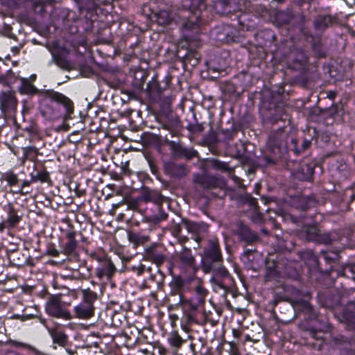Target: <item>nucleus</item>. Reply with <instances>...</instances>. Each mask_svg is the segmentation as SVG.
I'll use <instances>...</instances> for the list:
<instances>
[{
    "label": "nucleus",
    "instance_id": "nucleus-1",
    "mask_svg": "<svg viewBox=\"0 0 355 355\" xmlns=\"http://www.w3.org/2000/svg\"><path fill=\"white\" fill-rule=\"evenodd\" d=\"M222 259V254L217 239H209L207 245L204 248L202 256V270L205 272H211L212 265L211 262H218Z\"/></svg>",
    "mask_w": 355,
    "mask_h": 355
},
{
    "label": "nucleus",
    "instance_id": "nucleus-2",
    "mask_svg": "<svg viewBox=\"0 0 355 355\" xmlns=\"http://www.w3.org/2000/svg\"><path fill=\"white\" fill-rule=\"evenodd\" d=\"M208 293V291L204 286L200 282H198L194 286V296L191 299L189 300L185 297L180 298L182 309L184 310H196L199 306L205 304Z\"/></svg>",
    "mask_w": 355,
    "mask_h": 355
},
{
    "label": "nucleus",
    "instance_id": "nucleus-3",
    "mask_svg": "<svg viewBox=\"0 0 355 355\" xmlns=\"http://www.w3.org/2000/svg\"><path fill=\"white\" fill-rule=\"evenodd\" d=\"M45 311L47 314L56 318L64 320L71 318L69 311L62 303L59 295H53L49 298L45 304Z\"/></svg>",
    "mask_w": 355,
    "mask_h": 355
},
{
    "label": "nucleus",
    "instance_id": "nucleus-4",
    "mask_svg": "<svg viewBox=\"0 0 355 355\" xmlns=\"http://www.w3.org/2000/svg\"><path fill=\"white\" fill-rule=\"evenodd\" d=\"M171 288V295L178 296L177 305L182 309V302L180 298L184 297V294L190 291V282L188 279H184L180 276H175L169 283Z\"/></svg>",
    "mask_w": 355,
    "mask_h": 355
},
{
    "label": "nucleus",
    "instance_id": "nucleus-5",
    "mask_svg": "<svg viewBox=\"0 0 355 355\" xmlns=\"http://www.w3.org/2000/svg\"><path fill=\"white\" fill-rule=\"evenodd\" d=\"M45 93L46 97L50 100L62 104L66 110V114L67 116H69L73 112V102L68 97L60 92H55L53 90H47Z\"/></svg>",
    "mask_w": 355,
    "mask_h": 355
},
{
    "label": "nucleus",
    "instance_id": "nucleus-6",
    "mask_svg": "<svg viewBox=\"0 0 355 355\" xmlns=\"http://www.w3.org/2000/svg\"><path fill=\"white\" fill-rule=\"evenodd\" d=\"M183 224L189 232L194 234L193 239L197 242H199L201 240V236L208 230V227L204 223L183 220Z\"/></svg>",
    "mask_w": 355,
    "mask_h": 355
},
{
    "label": "nucleus",
    "instance_id": "nucleus-7",
    "mask_svg": "<svg viewBox=\"0 0 355 355\" xmlns=\"http://www.w3.org/2000/svg\"><path fill=\"white\" fill-rule=\"evenodd\" d=\"M95 308L85 302H80L73 308L75 317L82 320H87L94 315Z\"/></svg>",
    "mask_w": 355,
    "mask_h": 355
},
{
    "label": "nucleus",
    "instance_id": "nucleus-8",
    "mask_svg": "<svg viewBox=\"0 0 355 355\" xmlns=\"http://www.w3.org/2000/svg\"><path fill=\"white\" fill-rule=\"evenodd\" d=\"M236 234L247 243H252L258 239L257 234L243 223L238 225Z\"/></svg>",
    "mask_w": 355,
    "mask_h": 355
},
{
    "label": "nucleus",
    "instance_id": "nucleus-9",
    "mask_svg": "<svg viewBox=\"0 0 355 355\" xmlns=\"http://www.w3.org/2000/svg\"><path fill=\"white\" fill-rule=\"evenodd\" d=\"M39 108L40 114L46 120L53 121L59 116V113L46 99L42 101Z\"/></svg>",
    "mask_w": 355,
    "mask_h": 355
},
{
    "label": "nucleus",
    "instance_id": "nucleus-10",
    "mask_svg": "<svg viewBox=\"0 0 355 355\" xmlns=\"http://www.w3.org/2000/svg\"><path fill=\"white\" fill-rule=\"evenodd\" d=\"M178 257L183 267L193 270L195 269L196 260L190 249L183 248L178 254Z\"/></svg>",
    "mask_w": 355,
    "mask_h": 355
},
{
    "label": "nucleus",
    "instance_id": "nucleus-11",
    "mask_svg": "<svg viewBox=\"0 0 355 355\" xmlns=\"http://www.w3.org/2000/svg\"><path fill=\"white\" fill-rule=\"evenodd\" d=\"M196 182L200 184L205 189H211L220 187L224 184L222 179L214 176L205 175L196 179Z\"/></svg>",
    "mask_w": 355,
    "mask_h": 355
},
{
    "label": "nucleus",
    "instance_id": "nucleus-12",
    "mask_svg": "<svg viewBox=\"0 0 355 355\" xmlns=\"http://www.w3.org/2000/svg\"><path fill=\"white\" fill-rule=\"evenodd\" d=\"M209 163L210 166L212 168L223 172H227L235 182L239 180L238 177L233 174L234 168L230 167L227 163L219 161L218 159H212L209 162Z\"/></svg>",
    "mask_w": 355,
    "mask_h": 355
},
{
    "label": "nucleus",
    "instance_id": "nucleus-13",
    "mask_svg": "<svg viewBox=\"0 0 355 355\" xmlns=\"http://www.w3.org/2000/svg\"><path fill=\"white\" fill-rule=\"evenodd\" d=\"M115 271V267L110 260L103 261L101 266L96 269V275L98 277H110Z\"/></svg>",
    "mask_w": 355,
    "mask_h": 355
},
{
    "label": "nucleus",
    "instance_id": "nucleus-14",
    "mask_svg": "<svg viewBox=\"0 0 355 355\" xmlns=\"http://www.w3.org/2000/svg\"><path fill=\"white\" fill-rule=\"evenodd\" d=\"M49 333L54 343L58 344L61 347H64L67 345L68 336L63 331L55 329H49Z\"/></svg>",
    "mask_w": 355,
    "mask_h": 355
},
{
    "label": "nucleus",
    "instance_id": "nucleus-15",
    "mask_svg": "<svg viewBox=\"0 0 355 355\" xmlns=\"http://www.w3.org/2000/svg\"><path fill=\"white\" fill-rule=\"evenodd\" d=\"M128 239L135 248L149 241L148 236L135 232H128Z\"/></svg>",
    "mask_w": 355,
    "mask_h": 355
},
{
    "label": "nucleus",
    "instance_id": "nucleus-16",
    "mask_svg": "<svg viewBox=\"0 0 355 355\" xmlns=\"http://www.w3.org/2000/svg\"><path fill=\"white\" fill-rule=\"evenodd\" d=\"M0 103L2 110L12 108L16 104V99L11 93H3L0 96Z\"/></svg>",
    "mask_w": 355,
    "mask_h": 355
},
{
    "label": "nucleus",
    "instance_id": "nucleus-17",
    "mask_svg": "<svg viewBox=\"0 0 355 355\" xmlns=\"http://www.w3.org/2000/svg\"><path fill=\"white\" fill-rule=\"evenodd\" d=\"M146 255L148 259L153 261L157 264L162 263L165 259L164 255L158 252L154 246L150 247L146 250Z\"/></svg>",
    "mask_w": 355,
    "mask_h": 355
},
{
    "label": "nucleus",
    "instance_id": "nucleus-18",
    "mask_svg": "<svg viewBox=\"0 0 355 355\" xmlns=\"http://www.w3.org/2000/svg\"><path fill=\"white\" fill-rule=\"evenodd\" d=\"M333 23V18L330 15H320L313 22L315 29L321 31L327 28Z\"/></svg>",
    "mask_w": 355,
    "mask_h": 355
},
{
    "label": "nucleus",
    "instance_id": "nucleus-19",
    "mask_svg": "<svg viewBox=\"0 0 355 355\" xmlns=\"http://www.w3.org/2000/svg\"><path fill=\"white\" fill-rule=\"evenodd\" d=\"M211 271L214 272V275L210 279V282L211 284H217L220 287H223V286L221 284V282L218 278L219 277H226L228 276L229 272L227 270V269L225 267L220 266L216 269H214L212 268Z\"/></svg>",
    "mask_w": 355,
    "mask_h": 355
},
{
    "label": "nucleus",
    "instance_id": "nucleus-20",
    "mask_svg": "<svg viewBox=\"0 0 355 355\" xmlns=\"http://www.w3.org/2000/svg\"><path fill=\"white\" fill-rule=\"evenodd\" d=\"M67 238L68 241L64 247V252L66 254H71L75 251L78 244L76 240V232H71L67 233Z\"/></svg>",
    "mask_w": 355,
    "mask_h": 355
},
{
    "label": "nucleus",
    "instance_id": "nucleus-21",
    "mask_svg": "<svg viewBox=\"0 0 355 355\" xmlns=\"http://www.w3.org/2000/svg\"><path fill=\"white\" fill-rule=\"evenodd\" d=\"M320 230L315 225L307 226L302 230V236L308 241L316 242Z\"/></svg>",
    "mask_w": 355,
    "mask_h": 355
},
{
    "label": "nucleus",
    "instance_id": "nucleus-22",
    "mask_svg": "<svg viewBox=\"0 0 355 355\" xmlns=\"http://www.w3.org/2000/svg\"><path fill=\"white\" fill-rule=\"evenodd\" d=\"M21 220V216L17 214V212L13 209H10L8 212V217L5 220L7 224V228L15 227Z\"/></svg>",
    "mask_w": 355,
    "mask_h": 355
},
{
    "label": "nucleus",
    "instance_id": "nucleus-23",
    "mask_svg": "<svg viewBox=\"0 0 355 355\" xmlns=\"http://www.w3.org/2000/svg\"><path fill=\"white\" fill-rule=\"evenodd\" d=\"M322 332L321 331H316L314 330H311L309 331V339H312L313 340H315V343L311 342L309 340V344L313 345L314 347H318V349H320L322 347V345L324 343V339L322 338Z\"/></svg>",
    "mask_w": 355,
    "mask_h": 355
},
{
    "label": "nucleus",
    "instance_id": "nucleus-24",
    "mask_svg": "<svg viewBox=\"0 0 355 355\" xmlns=\"http://www.w3.org/2000/svg\"><path fill=\"white\" fill-rule=\"evenodd\" d=\"M143 199L146 202L151 201L155 203H159L162 200V196L156 191L146 190L143 194Z\"/></svg>",
    "mask_w": 355,
    "mask_h": 355
},
{
    "label": "nucleus",
    "instance_id": "nucleus-25",
    "mask_svg": "<svg viewBox=\"0 0 355 355\" xmlns=\"http://www.w3.org/2000/svg\"><path fill=\"white\" fill-rule=\"evenodd\" d=\"M83 300L82 302H85L90 305H94V302L97 298V295L94 291L87 289L83 291Z\"/></svg>",
    "mask_w": 355,
    "mask_h": 355
},
{
    "label": "nucleus",
    "instance_id": "nucleus-26",
    "mask_svg": "<svg viewBox=\"0 0 355 355\" xmlns=\"http://www.w3.org/2000/svg\"><path fill=\"white\" fill-rule=\"evenodd\" d=\"M168 340L170 345L176 348H179L184 343V340L177 332H173L169 336Z\"/></svg>",
    "mask_w": 355,
    "mask_h": 355
},
{
    "label": "nucleus",
    "instance_id": "nucleus-27",
    "mask_svg": "<svg viewBox=\"0 0 355 355\" xmlns=\"http://www.w3.org/2000/svg\"><path fill=\"white\" fill-rule=\"evenodd\" d=\"M49 180V174L46 171L37 172L35 174H33V173L31 174V182H35L37 181H40L42 182H48Z\"/></svg>",
    "mask_w": 355,
    "mask_h": 355
},
{
    "label": "nucleus",
    "instance_id": "nucleus-28",
    "mask_svg": "<svg viewBox=\"0 0 355 355\" xmlns=\"http://www.w3.org/2000/svg\"><path fill=\"white\" fill-rule=\"evenodd\" d=\"M171 173L174 176L182 177L187 174V170L182 164H172L171 166Z\"/></svg>",
    "mask_w": 355,
    "mask_h": 355
},
{
    "label": "nucleus",
    "instance_id": "nucleus-29",
    "mask_svg": "<svg viewBox=\"0 0 355 355\" xmlns=\"http://www.w3.org/2000/svg\"><path fill=\"white\" fill-rule=\"evenodd\" d=\"M228 4L227 0H218L214 3V8L218 12L225 13L230 11L227 9Z\"/></svg>",
    "mask_w": 355,
    "mask_h": 355
},
{
    "label": "nucleus",
    "instance_id": "nucleus-30",
    "mask_svg": "<svg viewBox=\"0 0 355 355\" xmlns=\"http://www.w3.org/2000/svg\"><path fill=\"white\" fill-rule=\"evenodd\" d=\"M333 240L334 239L331 237V234H329V232H322L321 230H320L316 242L329 244L331 243Z\"/></svg>",
    "mask_w": 355,
    "mask_h": 355
},
{
    "label": "nucleus",
    "instance_id": "nucleus-31",
    "mask_svg": "<svg viewBox=\"0 0 355 355\" xmlns=\"http://www.w3.org/2000/svg\"><path fill=\"white\" fill-rule=\"evenodd\" d=\"M3 179L6 180L10 186L15 185L18 183V178L12 172H8L3 175Z\"/></svg>",
    "mask_w": 355,
    "mask_h": 355
},
{
    "label": "nucleus",
    "instance_id": "nucleus-32",
    "mask_svg": "<svg viewBox=\"0 0 355 355\" xmlns=\"http://www.w3.org/2000/svg\"><path fill=\"white\" fill-rule=\"evenodd\" d=\"M244 202L245 203H248L249 206H250L252 208H257V202L255 198H254L251 195L246 194L244 197Z\"/></svg>",
    "mask_w": 355,
    "mask_h": 355
},
{
    "label": "nucleus",
    "instance_id": "nucleus-33",
    "mask_svg": "<svg viewBox=\"0 0 355 355\" xmlns=\"http://www.w3.org/2000/svg\"><path fill=\"white\" fill-rule=\"evenodd\" d=\"M167 216H168V215L166 214H165L164 212H160V213H159L158 215H157L155 217V221L158 223V222H160L162 220H166Z\"/></svg>",
    "mask_w": 355,
    "mask_h": 355
},
{
    "label": "nucleus",
    "instance_id": "nucleus-34",
    "mask_svg": "<svg viewBox=\"0 0 355 355\" xmlns=\"http://www.w3.org/2000/svg\"><path fill=\"white\" fill-rule=\"evenodd\" d=\"M182 227L179 224H176L173 226V232L175 235L178 236L180 234Z\"/></svg>",
    "mask_w": 355,
    "mask_h": 355
},
{
    "label": "nucleus",
    "instance_id": "nucleus-35",
    "mask_svg": "<svg viewBox=\"0 0 355 355\" xmlns=\"http://www.w3.org/2000/svg\"><path fill=\"white\" fill-rule=\"evenodd\" d=\"M181 150V153L182 154L184 155L185 156L188 157H192L195 155L196 154V152H193V151H190L189 152L186 149H182L181 148L180 149Z\"/></svg>",
    "mask_w": 355,
    "mask_h": 355
},
{
    "label": "nucleus",
    "instance_id": "nucleus-36",
    "mask_svg": "<svg viewBox=\"0 0 355 355\" xmlns=\"http://www.w3.org/2000/svg\"><path fill=\"white\" fill-rule=\"evenodd\" d=\"M236 146H239V144H236ZM239 146H240V148L237 150L236 155L238 156H241L245 152V146H244L243 144H240Z\"/></svg>",
    "mask_w": 355,
    "mask_h": 355
},
{
    "label": "nucleus",
    "instance_id": "nucleus-37",
    "mask_svg": "<svg viewBox=\"0 0 355 355\" xmlns=\"http://www.w3.org/2000/svg\"><path fill=\"white\" fill-rule=\"evenodd\" d=\"M148 87L149 88L150 92H152L153 90H154V89L155 90L157 89L158 85L156 82H153V83L148 84Z\"/></svg>",
    "mask_w": 355,
    "mask_h": 355
},
{
    "label": "nucleus",
    "instance_id": "nucleus-38",
    "mask_svg": "<svg viewBox=\"0 0 355 355\" xmlns=\"http://www.w3.org/2000/svg\"><path fill=\"white\" fill-rule=\"evenodd\" d=\"M24 87V90L26 91V93H31L35 89L34 87L29 84L25 85Z\"/></svg>",
    "mask_w": 355,
    "mask_h": 355
},
{
    "label": "nucleus",
    "instance_id": "nucleus-39",
    "mask_svg": "<svg viewBox=\"0 0 355 355\" xmlns=\"http://www.w3.org/2000/svg\"><path fill=\"white\" fill-rule=\"evenodd\" d=\"M53 59L55 62V63L59 65V66H61L62 67H65V64H64V62H62V60H61V59L58 58H56L55 56H53Z\"/></svg>",
    "mask_w": 355,
    "mask_h": 355
},
{
    "label": "nucleus",
    "instance_id": "nucleus-40",
    "mask_svg": "<svg viewBox=\"0 0 355 355\" xmlns=\"http://www.w3.org/2000/svg\"><path fill=\"white\" fill-rule=\"evenodd\" d=\"M311 142L309 140H304L302 144V148L304 150L309 148L311 146Z\"/></svg>",
    "mask_w": 355,
    "mask_h": 355
},
{
    "label": "nucleus",
    "instance_id": "nucleus-41",
    "mask_svg": "<svg viewBox=\"0 0 355 355\" xmlns=\"http://www.w3.org/2000/svg\"><path fill=\"white\" fill-rule=\"evenodd\" d=\"M263 164H265V165H268V164L273 163L272 160L270 158H269L268 157H263Z\"/></svg>",
    "mask_w": 355,
    "mask_h": 355
},
{
    "label": "nucleus",
    "instance_id": "nucleus-42",
    "mask_svg": "<svg viewBox=\"0 0 355 355\" xmlns=\"http://www.w3.org/2000/svg\"><path fill=\"white\" fill-rule=\"evenodd\" d=\"M30 183H31V181H27V180L24 181V182H23V183H22V184H21V189L19 190V193H24V192H23V191H22V190H23V189H24L25 187H28V186H29V185H30Z\"/></svg>",
    "mask_w": 355,
    "mask_h": 355
},
{
    "label": "nucleus",
    "instance_id": "nucleus-43",
    "mask_svg": "<svg viewBox=\"0 0 355 355\" xmlns=\"http://www.w3.org/2000/svg\"><path fill=\"white\" fill-rule=\"evenodd\" d=\"M7 228V224L6 221H3V223H0V232H3V230Z\"/></svg>",
    "mask_w": 355,
    "mask_h": 355
},
{
    "label": "nucleus",
    "instance_id": "nucleus-44",
    "mask_svg": "<svg viewBox=\"0 0 355 355\" xmlns=\"http://www.w3.org/2000/svg\"><path fill=\"white\" fill-rule=\"evenodd\" d=\"M144 271V266L143 265H141L137 269V273H138V275H140L143 274Z\"/></svg>",
    "mask_w": 355,
    "mask_h": 355
},
{
    "label": "nucleus",
    "instance_id": "nucleus-45",
    "mask_svg": "<svg viewBox=\"0 0 355 355\" xmlns=\"http://www.w3.org/2000/svg\"><path fill=\"white\" fill-rule=\"evenodd\" d=\"M50 254H51L53 257H58L59 255V252L56 250H53L50 251Z\"/></svg>",
    "mask_w": 355,
    "mask_h": 355
},
{
    "label": "nucleus",
    "instance_id": "nucleus-46",
    "mask_svg": "<svg viewBox=\"0 0 355 355\" xmlns=\"http://www.w3.org/2000/svg\"><path fill=\"white\" fill-rule=\"evenodd\" d=\"M12 51L14 53H17L19 52V48L18 47H13L12 49Z\"/></svg>",
    "mask_w": 355,
    "mask_h": 355
},
{
    "label": "nucleus",
    "instance_id": "nucleus-47",
    "mask_svg": "<svg viewBox=\"0 0 355 355\" xmlns=\"http://www.w3.org/2000/svg\"><path fill=\"white\" fill-rule=\"evenodd\" d=\"M67 352L70 355H73L76 353V352H73L71 349H67Z\"/></svg>",
    "mask_w": 355,
    "mask_h": 355
},
{
    "label": "nucleus",
    "instance_id": "nucleus-48",
    "mask_svg": "<svg viewBox=\"0 0 355 355\" xmlns=\"http://www.w3.org/2000/svg\"><path fill=\"white\" fill-rule=\"evenodd\" d=\"M306 58H303V59H302V60H300V62H305V61H306Z\"/></svg>",
    "mask_w": 355,
    "mask_h": 355
},
{
    "label": "nucleus",
    "instance_id": "nucleus-49",
    "mask_svg": "<svg viewBox=\"0 0 355 355\" xmlns=\"http://www.w3.org/2000/svg\"><path fill=\"white\" fill-rule=\"evenodd\" d=\"M251 252H252L251 250H248L245 251V253H250Z\"/></svg>",
    "mask_w": 355,
    "mask_h": 355
},
{
    "label": "nucleus",
    "instance_id": "nucleus-50",
    "mask_svg": "<svg viewBox=\"0 0 355 355\" xmlns=\"http://www.w3.org/2000/svg\"><path fill=\"white\" fill-rule=\"evenodd\" d=\"M354 200H355V194L352 196V200L353 201Z\"/></svg>",
    "mask_w": 355,
    "mask_h": 355
},
{
    "label": "nucleus",
    "instance_id": "nucleus-51",
    "mask_svg": "<svg viewBox=\"0 0 355 355\" xmlns=\"http://www.w3.org/2000/svg\"><path fill=\"white\" fill-rule=\"evenodd\" d=\"M313 259L315 261V257L313 256V255H311Z\"/></svg>",
    "mask_w": 355,
    "mask_h": 355
},
{
    "label": "nucleus",
    "instance_id": "nucleus-52",
    "mask_svg": "<svg viewBox=\"0 0 355 355\" xmlns=\"http://www.w3.org/2000/svg\"><path fill=\"white\" fill-rule=\"evenodd\" d=\"M42 323L44 324V320H42Z\"/></svg>",
    "mask_w": 355,
    "mask_h": 355
}]
</instances>
